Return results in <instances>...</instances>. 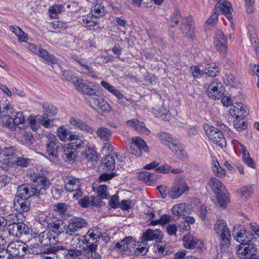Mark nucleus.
<instances>
[{
  "label": "nucleus",
  "mask_w": 259,
  "mask_h": 259,
  "mask_svg": "<svg viewBox=\"0 0 259 259\" xmlns=\"http://www.w3.org/2000/svg\"><path fill=\"white\" fill-rule=\"evenodd\" d=\"M9 234L14 237H20L22 234H29V229L28 227L22 222L9 224L8 226Z\"/></svg>",
  "instance_id": "2eb2a0df"
},
{
  "label": "nucleus",
  "mask_w": 259,
  "mask_h": 259,
  "mask_svg": "<svg viewBox=\"0 0 259 259\" xmlns=\"http://www.w3.org/2000/svg\"><path fill=\"white\" fill-rule=\"evenodd\" d=\"M222 87V85L221 83L213 81L212 83L208 85L207 88L209 97L214 100L219 99L223 94Z\"/></svg>",
  "instance_id": "a878e982"
},
{
  "label": "nucleus",
  "mask_w": 259,
  "mask_h": 259,
  "mask_svg": "<svg viewBox=\"0 0 259 259\" xmlns=\"http://www.w3.org/2000/svg\"><path fill=\"white\" fill-rule=\"evenodd\" d=\"M232 234L234 239L240 244L247 243L251 240L247 237L246 231L239 226L234 227Z\"/></svg>",
  "instance_id": "c85d7f7f"
},
{
  "label": "nucleus",
  "mask_w": 259,
  "mask_h": 259,
  "mask_svg": "<svg viewBox=\"0 0 259 259\" xmlns=\"http://www.w3.org/2000/svg\"><path fill=\"white\" fill-rule=\"evenodd\" d=\"M37 120L39 122L46 128H49L53 125V121L50 119L45 117L44 115H40L37 117Z\"/></svg>",
  "instance_id": "680f3d73"
},
{
  "label": "nucleus",
  "mask_w": 259,
  "mask_h": 259,
  "mask_svg": "<svg viewBox=\"0 0 259 259\" xmlns=\"http://www.w3.org/2000/svg\"><path fill=\"white\" fill-rule=\"evenodd\" d=\"M10 30L12 31L18 38L19 41L26 42L28 39V36L20 27L10 26Z\"/></svg>",
  "instance_id": "a19ab883"
},
{
  "label": "nucleus",
  "mask_w": 259,
  "mask_h": 259,
  "mask_svg": "<svg viewBox=\"0 0 259 259\" xmlns=\"http://www.w3.org/2000/svg\"><path fill=\"white\" fill-rule=\"evenodd\" d=\"M237 192L242 199H245L249 198L253 193L251 186L249 185L240 188L237 190Z\"/></svg>",
  "instance_id": "de8ad7c7"
},
{
  "label": "nucleus",
  "mask_w": 259,
  "mask_h": 259,
  "mask_svg": "<svg viewBox=\"0 0 259 259\" xmlns=\"http://www.w3.org/2000/svg\"><path fill=\"white\" fill-rule=\"evenodd\" d=\"M135 246V240L131 237L125 238L116 244L115 248L119 252L127 254L132 252Z\"/></svg>",
  "instance_id": "4468645a"
},
{
  "label": "nucleus",
  "mask_w": 259,
  "mask_h": 259,
  "mask_svg": "<svg viewBox=\"0 0 259 259\" xmlns=\"http://www.w3.org/2000/svg\"><path fill=\"white\" fill-rule=\"evenodd\" d=\"M214 46L222 55L225 56L227 53L228 39L226 35L222 30H218L215 33Z\"/></svg>",
  "instance_id": "9b49d317"
},
{
  "label": "nucleus",
  "mask_w": 259,
  "mask_h": 259,
  "mask_svg": "<svg viewBox=\"0 0 259 259\" xmlns=\"http://www.w3.org/2000/svg\"><path fill=\"white\" fill-rule=\"evenodd\" d=\"M82 155L89 161H96L98 158L97 152L94 148H88V149L84 152Z\"/></svg>",
  "instance_id": "09e8293b"
},
{
  "label": "nucleus",
  "mask_w": 259,
  "mask_h": 259,
  "mask_svg": "<svg viewBox=\"0 0 259 259\" xmlns=\"http://www.w3.org/2000/svg\"><path fill=\"white\" fill-rule=\"evenodd\" d=\"M87 235L97 242L102 236V229L97 227L92 228L88 230Z\"/></svg>",
  "instance_id": "79ce46f5"
},
{
  "label": "nucleus",
  "mask_w": 259,
  "mask_h": 259,
  "mask_svg": "<svg viewBox=\"0 0 259 259\" xmlns=\"http://www.w3.org/2000/svg\"><path fill=\"white\" fill-rule=\"evenodd\" d=\"M193 19L192 16H188L183 20V27L182 28L183 33L190 38L195 37Z\"/></svg>",
  "instance_id": "5701e85b"
},
{
  "label": "nucleus",
  "mask_w": 259,
  "mask_h": 259,
  "mask_svg": "<svg viewBox=\"0 0 259 259\" xmlns=\"http://www.w3.org/2000/svg\"><path fill=\"white\" fill-rule=\"evenodd\" d=\"M70 124L74 127L79 129L81 131L86 132L92 134L94 130L88 124L82 121L81 120L74 117H71L69 120Z\"/></svg>",
  "instance_id": "c756f323"
},
{
  "label": "nucleus",
  "mask_w": 259,
  "mask_h": 259,
  "mask_svg": "<svg viewBox=\"0 0 259 259\" xmlns=\"http://www.w3.org/2000/svg\"><path fill=\"white\" fill-rule=\"evenodd\" d=\"M79 253L77 249L69 250L64 252V255L66 259H73L78 256Z\"/></svg>",
  "instance_id": "0e129e2a"
},
{
  "label": "nucleus",
  "mask_w": 259,
  "mask_h": 259,
  "mask_svg": "<svg viewBox=\"0 0 259 259\" xmlns=\"http://www.w3.org/2000/svg\"><path fill=\"white\" fill-rule=\"evenodd\" d=\"M117 175L115 171L104 172L100 176V180L101 181H106L111 179L114 176Z\"/></svg>",
  "instance_id": "774afa93"
},
{
  "label": "nucleus",
  "mask_w": 259,
  "mask_h": 259,
  "mask_svg": "<svg viewBox=\"0 0 259 259\" xmlns=\"http://www.w3.org/2000/svg\"><path fill=\"white\" fill-rule=\"evenodd\" d=\"M56 251L55 247L47 248V250L41 255V259H60L56 253Z\"/></svg>",
  "instance_id": "8fccbe9b"
},
{
  "label": "nucleus",
  "mask_w": 259,
  "mask_h": 259,
  "mask_svg": "<svg viewBox=\"0 0 259 259\" xmlns=\"http://www.w3.org/2000/svg\"><path fill=\"white\" fill-rule=\"evenodd\" d=\"M138 179L144 181L148 185H150L156 181L158 179V177L155 174H151L148 171H144L139 173Z\"/></svg>",
  "instance_id": "72a5a7b5"
},
{
  "label": "nucleus",
  "mask_w": 259,
  "mask_h": 259,
  "mask_svg": "<svg viewBox=\"0 0 259 259\" xmlns=\"http://www.w3.org/2000/svg\"><path fill=\"white\" fill-rule=\"evenodd\" d=\"M87 221L81 218L73 217L69 219L68 224L65 229V234L73 236L81 229L87 227Z\"/></svg>",
  "instance_id": "0eeeda50"
},
{
  "label": "nucleus",
  "mask_w": 259,
  "mask_h": 259,
  "mask_svg": "<svg viewBox=\"0 0 259 259\" xmlns=\"http://www.w3.org/2000/svg\"><path fill=\"white\" fill-rule=\"evenodd\" d=\"M30 202L28 199L16 196L13 200V207L16 211L23 214L30 210Z\"/></svg>",
  "instance_id": "6ab92c4d"
},
{
  "label": "nucleus",
  "mask_w": 259,
  "mask_h": 259,
  "mask_svg": "<svg viewBox=\"0 0 259 259\" xmlns=\"http://www.w3.org/2000/svg\"><path fill=\"white\" fill-rule=\"evenodd\" d=\"M82 24L85 27H94L98 23V19L91 13L87 15L83 16L81 19Z\"/></svg>",
  "instance_id": "e433bc0d"
},
{
  "label": "nucleus",
  "mask_w": 259,
  "mask_h": 259,
  "mask_svg": "<svg viewBox=\"0 0 259 259\" xmlns=\"http://www.w3.org/2000/svg\"><path fill=\"white\" fill-rule=\"evenodd\" d=\"M149 248L147 242L144 240L143 241L135 243V248H133L132 252L136 255H145L147 253Z\"/></svg>",
  "instance_id": "c9c22d12"
},
{
  "label": "nucleus",
  "mask_w": 259,
  "mask_h": 259,
  "mask_svg": "<svg viewBox=\"0 0 259 259\" xmlns=\"http://www.w3.org/2000/svg\"><path fill=\"white\" fill-rule=\"evenodd\" d=\"M30 178L36 186L39 187L40 190H46L50 186L49 179L42 174L33 172L30 175Z\"/></svg>",
  "instance_id": "412c9836"
},
{
  "label": "nucleus",
  "mask_w": 259,
  "mask_h": 259,
  "mask_svg": "<svg viewBox=\"0 0 259 259\" xmlns=\"http://www.w3.org/2000/svg\"><path fill=\"white\" fill-rule=\"evenodd\" d=\"M73 133L68 132V130L63 125L59 126L57 130V134L59 139L64 142L70 141V135Z\"/></svg>",
  "instance_id": "4c0bfd02"
},
{
  "label": "nucleus",
  "mask_w": 259,
  "mask_h": 259,
  "mask_svg": "<svg viewBox=\"0 0 259 259\" xmlns=\"http://www.w3.org/2000/svg\"><path fill=\"white\" fill-rule=\"evenodd\" d=\"M92 84V82L82 79H77L73 81V84L78 91L90 96V97L94 96L96 94L94 90L90 87Z\"/></svg>",
  "instance_id": "dca6fc26"
},
{
  "label": "nucleus",
  "mask_w": 259,
  "mask_h": 259,
  "mask_svg": "<svg viewBox=\"0 0 259 259\" xmlns=\"http://www.w3.org/2000/svg\"><path fill=\"white\" fill-rule=\"evenodd\" d=\"M154 247L156 252L159 255H167L172 252L171 245L166 241H157Z\"/></svg>",
  "instance_id": "bb28decb"
},
{
  "label": "nucleus",
  "mask_w": 259,
  "mask_h": 259,
  "mask_svg": "<svg viewBox=\"0 0 259 259\" xmlns=\"http://www.w3.org/2000/svg\"><path fill=\"white\" fill-rule=\"evenodd\" d=\"M163 234L161 230L156 229L154 230L148 229L143 234L144 240L147 241L161 240L162 238Z\"/></svg>",
  "instance_id": "2f4dec72"
},
{
  "label": "nucleus",
  "mask_w": 259,
  "mask_h": 259,
  "mask_svg": "<svg viewBox=\"0 0 259 259\" xmlns=\"http://www.w3.org/2000/svg\"><path fill=\"white\" fill-rule=\"evenodd\" d=\"M47 250V248L44 247L37 243L31 244L30 246L27 245L26 254L29 253L34 255L41 254L42 255Z\"/></svg>",
  "instance_id": "f704fd0d"
},
{
  "label": "nucleus",
  "mask_w": 259,
  "mask_h": 259,
  "mask_svg": "<svg viewBox=\"0 0 259 259\" xmlns=\"http://www.w3.org/2000/svg\"><path fill=\"white\" fill-rule=\"evenodd\" d=\"M212 164V170L218 177L224 178L226 176L225 170L220 166L219 163L218 161H213Z\"/></svg>",
  "instance_id": "864d4df0"
},
{
  "label": "nucleus",
  "mask_w": 259,
  "mask_h": 259,
  "mask_svg": "<svg viewBox=\"0 0 259 259\" xmlns=\"http://www.w3.org/2000/svg\"><path fill=\"white\" fill-rule=\"evenodd\" d=\"M28 125H30V128L34 132L36 131L40 127L39 124L36 122L35 118L32 116H30L28 118Z\"/></svg>",
  "instance_id": "69168bd1"
},
{
  "label": "nucleus",
  "mask_w": 259,
  "mask_h": 259,
  "mask_svg": "<svg viewBox=\"0 0 259 259\" xmlns=\"http://www.w3.org/2000/svg\"><path fill=\"white\" fill-rule=\"evenodd\" d=\"M44 114L48 116L55 115L57 112V109L56 107L49 103L42 104Z\"/></svg>",
  "instance_id": "5fc2aeb1"
},
{
  "label": "nucleus",
  "mask_w": 259,
  "mask_h": 259,
  "mask_svg": "<svg viewBox=\"0 0 259 259\" xmlns=\"http://www.w3.org/2000/svg\"><path fill=\"white\" fill-rule=\"evenodd\" d=\"M204 130L208 139L221 148L225 147L227 142L222 133L217 128L208 124H204Z\"/></svg>",
  "instance_id": "7ed1b4c3"
},
{
  "label": "nucleus",
  "mask_w": 259,
  "mask_h": 259,
  "mask_svg": "<svg viewBox=\"0 0 259 259\" xmlns=\"http://www.w3.org/2000/svg\"><path fill=\"white\" fill-rule=\"evenodd\" d=\"M97 192L100 198L102 199H107L109 196L107 187L105 185L100 186L97 189Z\"/></svg>",
  "instance_id": "4d7b16f0"
},
{
  "label": "nucleus",
  "mask_w": 259,
  "mask_h": 259,
  "mask_svg": "<svg viewBox=\"0 0 259 259\" xmlns=\"http://www.w3.org/2000/svg\"><path fill=\"white\" fill-rule=\"evenodd\" d=\"M189 190V187L186 180L181 177L177 178L174 181L168 195L172 199H177Z\"/></svg>",
  "instance_id": "39448f33"
},
{
  "label": "nucleus",
  "mask_w": 259,
  "mask_h": 259,
  "mask_svg": "<svg viewBox=\"0 0 259 259\" xmlns=\"http://www.w3.org/2000/svg\"><path fill=\"white\" fill-rule=\"evenodd\" d=\"M232 10V8L231 4L228 1H224L223 3H218L214 9V11L217 12L218 13L221 12L226 16L231 23V27L234 29V26L232 22V16L231 14Z\"/></svg>",
  "instance_id": "a211bd4d"
},
{
  "label": "nucleus",
  "mask_w": 259,
  "mask_h": 259,
  "mask_svg": "<svg viewBox=\"0 0 259 259\" xmlns=\"http://www.w3.org/2000/svg\"><path fill=\"white\" fill-rule=\"evenodd\" d=\"M16 196L28 199L34 195H38L39 192H38L36 188L25 184L19 187Z\"/></svg>",
  "instance_id": "4be33fe9"
},
{
  "label": "nucleus",
  "mask_w": 259,
  "mask_h": 259,
  "mask_svg": "<svg viewBox=\"0 0 259 259\" xmlns=\"http://www.w3.org/2000/svg\"><path fill=\"white\" fill-rule=\"evenodd\" d=\"M126 123L128 126L134 127L135 130L139 133L144 134L146 135H148L150 133V130L145 126V125L143 122H140L136 119L128 120Z\"/></svg>",
  "instance_id": "473e14b6"
},
{
  "label": "nucleus",
  "mask_w": 259,
  "mask_h": 259,
  "mask_svg": "<svg viewBox=\"0 0 259 259\" xmlns=\"http://www.w3.org/2000/svg\"><path fill=\"white\" fill-rule=\"evenodd\" d=\"M248 37L251 41V43L254 46V47H257L258 44L257 42V35L252 26H250L248 28Z\"/></svg>",
  "instance_id": "13d9d810"
},
{
  "label": "nucleus",
  "mask_w": 259,
  "mask_h": 259,
  "mask_svg": "<svg viewBox=\"0 0 259 259\" xmlns=\"http://www.w3.org/2000/svg\"><path fill=\"white\" fill-rule=\"evenodd\" d=\"M97 135L101 139L105 141H108L111 138L112 132L107 128L102 127L98 128L97 131Z\"/></svg>",
  "instance_id": "c03bdc74"
},
{
  "label": "nucleus",
  "mask_w": 259,
  "mask_h": 259,
  "mask_svg": "<svg viewBox=\"0 0 259 259\" xmlns=\"http://www.w3.org/2000/svg\"><path fill=\"white\" fill-rule=\"evenodd\" d=\"M230 113L235 118H244L248 115L246 107L242 103H235L233 105L230 109Z\"/></svg>",
  "instance_id": "b1692460"
},
{
  "label": "nucleus",
  "mask_w": 259,
  "mask_h": 259,
  "mask_svg": "<svg viewBox=\"0 0 259 259\" xmlns=\"http://www.w3.org/2000/svg\"><path fill=\"white\" fill-rule=\"evenodd\" d=\"M30 160L27 158L18 157L15 161V163L18 166L27 167L29 164Z\"/></svg>",
  "instance_id": "338daca9"
},
{
  "label": "nucleus",
  "mask_w": 259,
  "mask_h": 259,
  "mask_svg": "<svg viewBox=\"0 0 259 259\" xmlns=\"http://www.w3.org/2000/svg\"><path fill=\"white\" fill-rule=\"evenodd\" d=\"M214 231L220 245L228 247L231 244V235L227 222L222 219L217 220L214 226Z\"/></svg>",
  "instance_id": "f03ea898"
},
{
  "label": "nucleus",
  "mask_w": 259,
  "mask_h": 259,
  "mask_svg": "<svg viewBox=\"0 0 259 259\" xmlns=\"http://www.w3.org/2000/svg\"><path fill=\"white\" fill-rule=\"evenodd\" d=\"M207 184L215 194V198L213 200L214 204L223 209L225 208L230 201L228 193L225 185L215 177L210 178Z\"/></svg>",
  "instance_id": "f257e3e1"
},
{
  "label": "nucleus",
  "mask_w": 259,
  "mask_h": 259,
  "mask_svg": "<svg viewBox=\"0 0 259 259\" xmlns=\"http://www.w3.org/2000/svg\"><path fill=\"white\" fill-rule=\"evenodd\" d=\"M55 238L54 232L50 230H45L38 235L40 243L45 246L55 244Z\"/></svg>",
  "instance_id": "393cba45"
},
{
  "label": "nucleus",
  "mask_w": 259,
  "mask_h": 259,
  "mask_svg": "<svg viewBox=\"0 0 259 259\" xmlns=\"http://www.w3.org/2000/svg\"><path fill=\"white\" fill-rule=\"evenodd\" d=\"M65 189L68 192L73 193L72 197L76 199H78L82 195L81 182L79 179L69 177L65 183Z\"/></svg>",
  "instance_id": "6e6552de"
},
{
  "label": "nucleus",
  "mask_w": 259,
  "mask_h": 259,
  "mask_svg": "<svg viewBox=\"0 0 259 259\" xmlns=\"http://www.w3.org/2000/svg\"><path fill=\"white\" fill-rule=\"evenodd\" d=\"M27 48L33 53L38 55L49 64H55L57 62V59L47 51L42 49L40 46L33 44L29 43Z\"/></svg>",
  "instance_id": "f8f14e48"
},
{
  "label": "nucleus",
  "mask_w": 259,
  "mask_h": 259,
  "mask_svg": "<svg viewBox=\"0 0 259 259\" xmlns=\"http://www.w3.org/2000/svg\"><path fill=\"white\" fill-rule=\"evenodd\" d=\"M234 127L238 132L244 130L247 128V124L244 118H236L233 121Z\"/></svg>",
  "instance_id": "6e6d98bb"
},
{
  "label": "nucleus",
  "mask_w": 259,
  "mask_h": 259,
  "mask_svg": "<svg viewBox=\"0 0 259 259\" xmlns=\"http://www.w3.org/2000/svg\"><path fill=\"white\" fill-rule=\"evenodd\" d=\"M157 137L162 144L165 145L173 152H177L179 148V141L166 132H160L157 134Z\"/></svg>",
  "instance_id": "1a4fd4ad"
},
{
  "label": "nucleus",
  "mask_w": 259,
  "mask_h": 259,
  "mask_svg": "<svg viewBox=\"0 0 259 259\" xmlns=\"http://www.w3.org/2000/svg\"><path fill=\"white\" fill-rule=\"evenodd\" d=\"M65 8L62 5H54L51 6L48 10L51 17L57 18L58 15L61 12L65 11Z\"/></svg>",
  "instance_id": "a18cd8bd"
},
{
  "label": "nucleus",
  "mask_w": 259,
  "mask_h": 259,
  "mask_svg": "<svg viewBox=\"0 0 259 259\" xmlns=\"http://www.w3.org/2000/svg\"><path fill=\"white\" fill-rule=\"evenodd\" d=\"M47 142L46 145L47 152L52 157H56L57 156V139L56 136L51 133H47L44 136Z\"/></svg>",
  "instance_id": "f3484780"
},
{
  "label": "nucleus",
  "mask_w": 259,
  "mask_h": 259,
  "mask_svg": "<svg viewBox=\"0 0 259 259\" xmlns=\"http://www.w3.org/2000/svg\"><path fill=\"white\" fill-rule=\"evenodd\" d=\"M183 245L189 249H201L203 247L202 241L194 238L190 233H188L183 237Z\"/></svg>",
  "instance_id": "ddd939ff"
},
{
  "label": "nucleus",
  "mask_w": 259,
  "mask_h": 259,
  "mask_svg": "<svg viewBox=\"0 0 259 259\" xmlns=\"http://www.w3.org/2000/svg\"><path fill=\"white\" fill-rule=\"evenodd\" d=\"M101 167L107 172L114 171L115 169V158L113 156L107 155L102 160Z\"/></svg>",
  "instance_id": "7c9ffc66"
},
{
  "label": "nucleus",
  "mask_w": 259,
  "mask_h": 259,
  "mask_svg": "<svg viewBox=\"0 0 259 259\" xmlns=\"http://www.w3.org/2000/svg\"><path fill=\"white\" fill-rule=\"evenodd\" d=\"M89 103L90 106L93 108L100 109L103 111L109 112L111 111V106L103 98L96 95L90 97Z\"/></svg>",
  "instance_id": "aec40b11"
},
{
  "label": "nucleus",
  "mask_w": 259,
  "mask_h": 259,
  "mask_svg": "<svg viewBox=\"0 0 259 259\" xmlns=\"http://www.w3.org/2000/svg\"><path fill=\"white\" fill-rule=\"evenodd\" d=\"M143 151L144 152L148 151L146 142L140 137H133L131 141L130 149H128L129 152L137 157H140Z\"/></svg>",
  "instance_id": "9d476101"
},
{
  "label": "nucleus",
  "mask_w": 259,
  "mask_h": 259,
  "mask_svg": "<svg viewBox=\"0 0 259 259\" xmlns=\"http://www.w3.org/2000/svg\"><path fill=\"white\" fill-rule=\"evenodd\" d=\"M70 137V142H71L72 144H75L76 148H82L88 144L87 141L85 140L82 136L73 134H71Z\"/></svg>",
  "instance_id": "58836bf2"
},
{
  "label": "nucleus",
  "mask_w": 259,
  "mask_h": 259,
  "mask_svg": "<svg viewBox=\"0 0 259 259\" xmlns=\"http://www.w3.org/2000/svg\"><path fill=\"white\" fill-rule=\"evenodd\" d=\"M173 214L178 217L185 215L192 212L191 206L186 203H179L173 206L171 209Z\"/></svg>",
  "instance_id": "cd10ccee"
},
{
  "label": "nucleus",
  "mask_w": 259,
  "mask_h": 259,
  "mask_svg": "<svg viewBox=\"0 0 259 259\" xmlns=\"http://www.w3.org/2000/svg\"><path fill=\"white\" fill-rule=\"evenodd\" d=\"M219 67L214 63L208 64L204 69L205 74L210 77H214L219 73Z\"/></svg>",
  "instance_id": "49530a36"
},
{
  "label": "nucleus",
  "mask_w": 259,
  "mask_h": 259,
  "mask_svg": "<svg viewBox=\"0 0 259 259\" xmlns=\"http://www.w3.org/2000/svg\"><path fill=\"white\" fill-rule=\"evenodd\" d=\"M197 214L203 220H205L207 213L206 206L205 205L198 203L197 208Z\"/></svg>",
  "instance_id": "052dcab7"
},
{
  "label": "nucleus",
  "mask_w": 259,
  "mask_h": 259,
  "mask_svg": "<svg viewBox=\"0 0 259 259\" xmlns=\"http://www.w3.org/2000/svg\"><path fill=\"white\" fill-rule=\"evenodd\" d=\"M91 13L93 14L97 18L103 16L105 14V8L104 6L96 4L92 7L91 9Z\"/></svg>",
  "instance_id": "603ef678"
},
{
  "label": "nucleus",
  "mask_w": 259,
  "mask_h": 259,
  "mask_svg": "<svg viewBox=\"0 0 259 259\" xmlns=\"http://www.w3.org/2000/svg\"><path fill=\"white\" fill-rule=\"evenodd\" d=\"M5 125L11 131H16L18 128L19 130H25L28 126L25 117L23 113L21 112H17L14 118L10 116L5 117Z\"/></svg>",
  "instance_id": "20e7f679"
},
{
  "label": "nucleus",
  "mask_w": 259,
  "mask_h": 259,
  "mask_svg": "<svg viewBox=\"0 0 259 259\" xmlns=\"http://www.w3.org/2000/svg\"><path fill=\"white\" fill-rule=\"evenodd\" d=\"M24 218L23 214L17 213H11L7 215V223H10V224H13L18 223V222H22L23 219Z\"/></svg>",
  "instance_id": "3c124183"
},
{
  "label": "nucleus",
  "mask_w": 259,
  "mask_h": 259,
  "mask_svg": "<svg viewBox=\"0 0 259 259\" xmlns=\"http://www.w3.org/2000/svg\"><path fill=\"white\" fill-rule=\"evenodd\" d=\"M63 151V158L66 161L71 162L75 160L74 151L70 145H68L64 147Z\"/></svg>",
  "instance_id": "37998d69"
},
{
  "label": "nucleus",
  "mask_w": 259,
  "mask_h": 259,
  "mask_svg": "<svg viewBox=\"0 0 259 259\" xmlns=\"http://www.w3.org/2000/svg\"><path fill=\"white\" fill-rule=\"evenodd\" d=\"M51 27L56 31L63 30L66 27V24L60 21H54L51 23Z\"/></svg>",
  "instance_id": "e2e57ef3"
},
{
  "label": "nucleus",
  "mask_w": 259,
  "mask_h": 259,
  "mask_svg": "<svg viewBox=\"0 0 259 259\" xmlns=\"http://www.w3.org/2000/svg\"><path fill=\"white\" fill-rule=\"evenodd\" d=\"M48 226L49 228L51 229H53V231L55 234H60L61 233L65 232V226L63 225V223L61 221H56L55 222H52L48 224Z\"/></svg>",
  "instance_id": "ea45409f"
},
{
  "label": "nucleus",
  "mask_w": 259,
  "mask_h": 259,
  "mask_svg": "<svg viewBox=\"0 0 259 259\" xmlns=\"http://www.w3.org/2000/svg\"><path fill=\"white\" fill-rule=\"evenodd\" d=\"M257 252L256 246L252 240L240 244L237 249V254L240 259H254Z\"/></svg>",
  "instance_id": "423d86ee"
},
{
  "label": "nucleus",
  "mask_w": 259,
  "mask_h": 259,
  "mask_svg": "<svg viewBox=\"0 0 259 259\" xmlns=\"http://www.w3.org/2000/svg\"><path fill=\"white\" fill-rule=\"evenodd\" d=\"M189 71L194 78H201L203 74L202 70L196 65L190 67Z\"/></svg>",
  "instance_id": "bf43d9fd"
}]
</instances>
